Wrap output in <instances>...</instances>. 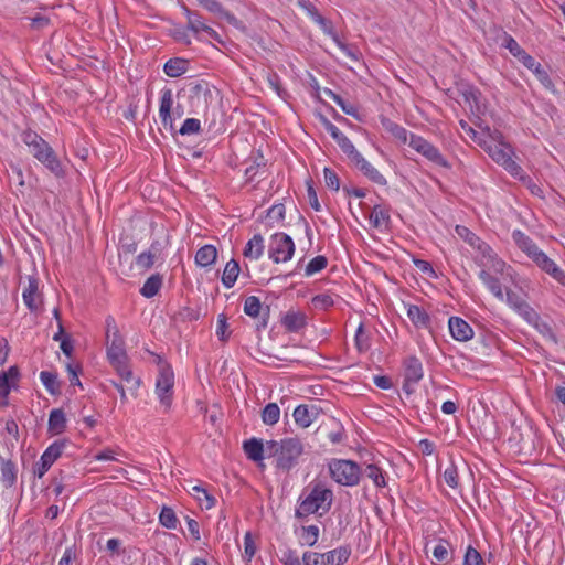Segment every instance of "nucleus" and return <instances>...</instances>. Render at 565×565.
Returning a JSON list of instances; mask_svg holds the SVG:
<instances>
[{
  "instance_id": "nucleus-29",
  "label": "nucleus",
  "mask_w": 565,
  "mask_h": 565,
  "mask_svg": "<svg viewBox=\"0 0 565 565\" xmlns=\"http://www.w3.org/2000/svg\"><path fill=\"white\" fill-rule=\"evenodd\" d=\"M217 250L213 245L202 246L195 254V264L200 267H207L215 263Z\"/></svg>"
},
{
  "instance_id": "nucleus-30",
  "label": "nucleus",
  "mask_w": 565,
  "mask_h": 565,
  "mask_svg": "<svg viewBox=\"0 0 565 565\" xmlns=\"http://www.w3.org/2000/svg\"><path fill=\"white\" fill-rule=\"evenodd\" d=\"M264 252V239L260 234H255L248 241L244 249V256L250 259H258Z\"/></svg>"
},
{
  "instance_id": "nucleus-63",
  "label": "nucleus",
  "mask_w": 565,
  "mask_h": 565,
  "mask_svg": "<svg viewBox=\"0 0 565 565\" xmlns=\"http://www.w3.org/2000/svg\"><path fill=\"white\" fill-rule=\"evenodd\" d=\"M303 565H323L322 554L316 552H306L302 555Z\"/></svg>"
},
{
  "instance_id": "nucleus-18",
  "label": "nucleus",
  "mask_w": 565,
  "mask_h": 565,
  "mask_svg": "<svg viewBox=\"0 0 565 565\" xmlns=\"http://www.w3.org/2000/svg\"><path fill=\"white\" fill-rule=\"evenodd\" d=\"M448 326L451 335L458 341H467L473 335L472 328L459 317L449 318Z\"/></svg>"
},
{
  "instance_id": "nucleus-64",
  "label": "nucleus",
  "mask_w": 565,
  "mask_h": 565,
  "mask_svg": "<svg viewBox=\"0 0 565 565\" xmlns=\"http://www.w3.org/2000/svg\"><path fill=\"white\" fill-rule=\"evenodd\" d=\"M285 211L286 210L284 204H275L268 210L267 216L271 220L280 222L285 218Z\"/></svg>"
},
{
  "instance_id": "nucleus-20",
  "label": "nucleus",
  "mask_w": 565,
  "mask_h": 565,
  "mask_svg": "<svg viewBox=\"0 0 565 565\" xmlns=\"http://www.w3.org/2000/svg\"><path fill=\"white\" fill-rule=\"evenodd\" d=\"M20 372L17 365H12L8 371L0 373V397H9L12 387L17 386Z\"/></svg>"
},
{
  "instance_id": "nucleus-56",
  "label": "nucleus",
  "mask_w": 565,
  "mask_h": 565,
  "mask_svg": "<svg viewBox=\"0 0 565 565\" xmlns=\"http://www.w3.org/2000/svg\"><path fill=\"white\" fill-rule=\"evenodd\" d=\"M355 345H356L358 351H360V352L367 351L370 349L369 335L363 330L362 326H360L358 328V330H356V333H355Z\"/></svg>"
},
{
  "instance_id": "nucleus-41",
  "label": "nucleus",
  "mask_w": 565,
  "mask_h": 565,
  "mask_svg": "<svg viewBox=\"0 0 565 565\" xmlns=\"http://www.w3.org/2000/svg\"><path fill=\"white\" fill-rule=\"evenodd\" d=\"M280 417V408L276 403L267 404L262 412L263 423L273 426L278 423Z\"/></svg>"
},
{
  "instance_id": "nucleus-23",
  "label": "nucleus",
  "mask_w": 565,
  "mask_h": 565,
  "mask_svg": "<svg viewBox=\"0 0 565 565\" xmlns=\"http://www.w3.org/2000/svg\"><path fill=\"white\" fill-rule=\"evenodd\" d=\"M512 238L516 246L530 258L531 255L536 253L540 247L534 243V241L527 236L525 233L520 230H514L512 232Z\"/></svg>"
},
{
  "instance_id": "nucleus-47",
  "label": "nucleus",
  "mask_w": 565,
  "mask_h": 565,
  "mask_svg": "<svg viewBox=\"0 0 565 565\" xmlns=\"http://www.w3.org/2000/svg\"><path fill=\"white\" fill-rule=\"evenodd\" d=\"M319 527L317 525H308L301 527V539L303 544L313 546L319 539Z\"/></svg>"
},
{
  "instance_id": "nucleus-35",
  "label": "nucleus",
  "mask_w": 565,
  "mask_h": 565,
  "mask_svg": "<svg viewBox=\"0 0 565 565\" xmlns=\"http://www.w3.org/2000/svg\"><path fill=\"white\" fill-rule=\"evenodd\" d=\"M40 380L51 395L61 394V384L57 380V374L50 371H42Z\"/></svg>"
},
{
  "instance_id": "nucleus-25",
  "label": "nucleus",
  "mask_w": 565,
  "mask_h": 565,
  "mask_svg": "<svg viewBox=\"0 0 565 565\" xmlns=\"http://www.w3.org/2000/svg\"><path fill=\"white\" fill-rule=\"evenodd\" d=\"M351 554L349 546H340L339 548L329 551L323 556V565H342L344 564Z\"/></svg>"
},
{
  "instance_id": "nucleus-11",
  "label": "nucleus",
  "mask_w": 565,
  "mask_h": 565,
  "mask_svg": "<svg viewBox=\"0 0 565 565\" xmlns=\"http://www.w3.org/2000/svg\"><path fill=\"white\" fill-rule=\"evenodd\" d=\"M349 159L354 163V166L372 182L385 185L387 183L386 179L382 173L379 172L365 158L354 149L349 156Z\"/></svg>"
},
{
  "instance_id": "nucleus-55",
  "label": "nucleus",
  "mask_w": 565,
  "mask_h": 565,
  "mask_svg": "<svg viewBox=\"0 0 565 565\" xmlns=\"http://www.w3.org/2000/svg\"><path fill=\"white\" fill-rule=\"evenodd\" d=\"M157 257L149 250L139 254L136 258V265L141 269H149L153 266Z\"/></svg>"
},
{
  "instance_id": "nucleus-38",
  "label": "nucleus",
  "mask_w": 565,
  "mask_h": 565,
  "mask_svg": "<svg viewBox=\"0 0 565 565\" xmlns=\"http://www.w3.org/2000/svg\"><path fill=\"white\" fill-rule=\"evenodd\" d=\"M323 93L327 97L335 102L347 115L358 117V108L353 104L347 103L340 95L329 88H324Z\"/></svg>"
},
{
  "instance_id": "nucleus-61",
  "label": "nucleus",
  "mask_w": 565,
  "mask_h": 565,
  "mask_svg": "<svg viewBox=\"0 0 565 565\" xmlns=\"http://www.w3.org/2000/svg\"><path fill=\"white\" fill-rule=\"evenodd\" d=\"M121 380L125 381L128 385V388L132 392H136L140 386V379L136 377L131 371V369L127 370L124 374L120 375Z\"/></svg>"
},
{
  "instance_id": "nucleus-57",
  "label": "nucleus",
  "mask_w": 565,
  "mask_h": 565,
  "mask_svg": "<svg viewBox=\"0 0 565 565\" xmlns=\"http://www.w3.org/2000/svg\"><path fill=\"white\" fill-rule=\"evenodd\" d=\"M463 565H484V563L480 553L473 547L469 546L465 555Z\"/></svg>"
},
{
  "instance_id": "nucleus-59",
  "label": "nucleus",
  "mask_w": 565,
  "mask_h": 565,
  "mask_svg": "<svg viewBox=\"0 0 565 565\" xmlns=\"http://www.w3.org/2000/svg\"><path fill=\"white\" fill-rule=\"evenodd\" d=\"M280 561L284 565H302V561H300L297 552L290 548L281 552Z\"/></svg>"
},
{
  "instance_id": "nucleus-33",
  "label": "nucleus",
  "mask_w": 565,
  "mask_h": 565,
  "mask_svg": "<svg viewBox=\"0 0 565 565\" xmlns=\"http://www.w3.org/2000/svg\"><path fill=\"white\" fill-rule=\"evenodd\" d=\"M241 271L239 265L235 259H231L225 265L223 275H222V282L226 288H232L238 277V274Z\"/></svg>"
},
{
  "instance_id": "nucleus-44",
  "label": "nucleus",
  "mask_w": 565,
  "mask_h": 565,
  "mask_svg": "<svg viewBox=\"0 0 565 565\" xmlns=\"http://www.w3.org/2000/svg\"><path fill=\"white\" fill-rule=\"evenodd\" d=\"M364 475L371 479L376 487H385L386 481L381 468L375 465H367L364 469Z\"/></svg>"
},
{
  "instance_id": "nucleus-13",
  "label": "nucleus",
  "mask_w": 565,
  "mask_h": 565,
  "mask_svg": "<svg viewBox=\"0 0 565 565\" xmlns=\"http://www.w3.org/2000/svg\"><path fill=\"white\" fill-rule=\"evenodd\" d=\"M106 343L107 353H125V341L111 316L106 318Z\"/></svg>"
},
{
  "instance_id": "nucleus-53",
  "label": "nucleus",
  "mask_w": 565,
  "mask_h": 565,
  "mask_svg": "<svg viewBox=\"0 0 565 565\" xmlns=\"http://www.w3.org/2000/svg\"><path fill=\"white\" fill-rule=\"evenodd\" d=\"M257 551L255 541L250 532H246L244 536V558L249 562Z\"/></svg>"
},
{
  "instance_id": "nucleus-14",
  "label": "nucleus",
  "mask_w": 565,
  "mask_h": 565,
  "mask_svg": "<svg viewBox=\"0 0 565 565\" xmlns=\"http://www.w3.org/2000/svg\"><path fill=\"white\" fill-rule=\"evenodd\" d=\"M23 301L31 311H36L41 305V295L39 292V279L34 276H28V286L24 288Z\"/></svg>"
},
{
  "instance_id": "nucleus-21",
  "label": "nucleus",
  "mask_w": 565,
  "mask_h": 565,
  "mask_svg": "<svg viewBox=\"0 0 565 565\" xmlns=\"http://www.w3.org/2000/svg\"><path fill=\"white\" fill-rule=\"evenodd\" d=\"M281 324L290 332H298L307 324V316L299 310H289L281 318Z\"/></svg>"
},
{
  "instance_id": "nucleus-42",
  "label": "nucleus",
  "mask_w": 565,
  "mask_h": 565,
  "mask_svg": "<svg viewBox=\"0 0 565 565\" xmlns=\"http://www.w3.org/2000/svg\"><path fill=\"white\" fill-rule=\"evenodd\" d=\"M1 479L7 487H12L17 479L15 466L11 460H2Z\"/></svg>"
},
{
  "instance_id": "nucleus-46",
  "label": "nucleus",
  "mask_w": 565,
  "mask_h": 565,
  "mask_svg": "<svg viewBox=\"0 0 565 565\" xmlns=\"http://www.w3.org/2000/svg\"><path fill=\"white\" fill-rule=\"evenodd\" d=\"M160 524L167 529H175L178 519L171 508L163 507L159 515Z\"/></svg>"
},
{
  "instance_id": "nucleus-37",
  "label": "nucleus",
  "mask_w": 565,
  "mask_h": 565,
  "mask_svg": "<svg viewBox=\"0 0 565 565\" xmlns=\"http://www.w3.org/2000/svg\"><path fill=\"white\" fill-rule=\"evenodd\" d=\"M370 222L372 226L375 228H380L383 225H387L390 223L388 210L383 209L381 205H375L372 209Z\"/></svg>"
},
{
  "instance_id": "nucleus-3",
  "label": "nucleus",
  "mask_w": 565,
  "mask_h": 565,
  "mask_svg": "<svg viewBox=\"0 0 565 565\" xmlns=\"http://www.w3.org/2000/svg\"><path fill=\"white\" fill-rule=\"evenodd\" d=\"M521 163L522 159L514 147L497 131V164L502 167L512 178L526 181L525 171Z\"/></svg>"
},
{
  "instance_id": "nucleus-4",
  "label": "nucleus",
  "mask_w": 565,
  "mask_h": 565,
  "mask_svg": "<svg viewBox=\"0 0 565 565\" xmlns=\"http://www.w3.org/2000/svg\"><path fill=\"white\" fill-rule=\"evenodd\" d=\"M505 295L508 305L513 308L525 321H536L537 312L525 301V294L522 288L513 284L512 286H497V297L503 298Z\"/></svg>"
},
{
  "instance_id": "nucleus-5",
  "label": "nucleus",
  "mask_w": 565,
  "mask_h": 565,
  "mask_svg": "<svg viewBox=\"0 0 565 565\" xmlns=\"http://www.w3.org/2000/svg\"><path fill=\"white\" fill-rule=\"evenodd\" d=\"M158 377L156 381V393L160 403L169 408L172 403L174 373L169 363L161 355H157Z\"/></svg>"
},
{
  "instance_id": "nucleus-45",
  "label": "nucleus",
  "mask_w": 565,
  "mask_h": 565,
  "mask_svg": "<svg viewBox=\"0 0 565 565\" xmlns=\"http://www.w3.org/2000/svg\"><path fill=\"white\" fill-rule=\"evenodd\" d=\"M262 302L258 297L249 296L245 299L244 302V312L253 318H256L260 315Z\"/></svg>"
},
{
  "instance_id": "nucleus-9",
  "label": "nucleus",
  "mask_w": 565,
  "mask_h": 565,
  "mask_svg": "<svg viewBox=\"0 0 565 565\" xmlns=\"http://www.w3.org/2000/svg\"><path fill=\"white\" fill-rule=\"evenodd\" d=\"M530 259L544 273L562 286H565V271L551 259L541 248L531 255Z\"/></svg>"
},
{
  "instance_id": "nucleus-31",
  "label": "nucleus",
  "mask_w": 565,
  "mask_h": 565,
  "mask_svg": "<svg viewBox=\"0 0 565 565\" xmlns=\"http://www.w3.org/2000/svg\"><path fill=\"white\" fill-rule=\"evenodd\" d=\"M188 70V61L184 58H170L166 62L163 71L169 77H179Z\"/></svg>"
},
{
  "instance_id": "nucleus-1",
  "label": "nucleus",
  "mask_w": 565,
  "mask_h": 565,
  "mask_svg": "<svg viewBox=\"0 0 565 565\" xmlns=\"http://www.w3.org/2000/svg\"><path fill=\"white\" fill-rule=\"evenodd\" d=\"M303 450V444L297 437L284 438L280 441H266L267 456L275 458V467L285 472L290 471L298 465Z\"/></svg>"
},
{
  "instance_id": "nucleus-12",
  "label": "nucleus",
  "mask_w": 565,
  "mask_h": 565,
  "mask_svg": "<svg viewBox=\"0 0 565 565\" xmlns=\"http://www.w3.org/2000/svg\"><path fill=\"white\" fill-rule=\"evenodd\" d=\"M184 12L188 18V29L194 33L195 38L199 41H202V39L200 36V32L203 31V32L207 33L212 40L223 43L220 34L215 30H213L211 26H209L207 24H205L203 22L200 13L193 12L188 8H184Z\"/></svg>"
},
{
  "instance_id": "nucleus-16",
  "label": "nucleus",
  "mask_w": 565,
  "mask_h": 565,
  "mask_svg": "<svg viewBox=\"0 0 565 565\" xmlns=\"http://www.w3.org/2000/svg\"><path fill=\"white\" fill-rule=\"evenodd\" d=\"M33 157L44 164L55 177L61 178L64 175L62 163L52 147L40 151L38 156Z\"/></svg>"
},
{
  "instance_id": "nucleus-58",
  "label": "nucleus",
  "mask_w": 565,
  "mask_h": 565,
  "mask_svg": "<svg viewBox=\"0 0 565 565\" xmlns=\"http://www.w3.org/2000/svg\"><path fill=\"white\" fill-rule=\"evenodd\" d=\"M200 126H201V124H200L199 119L188 118L184 120L183 125L179 129V132L181 135L195 134V132H199Z\"/></svg>"
},
{
  "instance_id": "nucleus-48",
  "label": "nucleus",
  "mask_w": 565,
  "mask_h": 565,
  "mask_svg": "<svg viewBox=\"0 0 565 565\" xmlns=\"http://www.w3.org/2000/svg\"><path fill=\"white\" fill-rule=\"evenodd\" d=\"M109 364L115 369L117 374L120 376L127 370L130 369L128 363V355H107Z\"/></svg>"
},
{
  "instance_id": "nucleus-62",
  "label": "nucleus",
  "mask_w": 565,
  "mask_h": 565,
  "mask_svg": "<svg viewBox=\"0 0 565 565\" xmlns=\"http://www.w3.org/2000/svg\"><path fill=\"white\" fill-rule=\"evenodd\" d=\"M307 194H308V200H309L310 206L315 211H320L321 206H320V203L318 200L317 192L312 185V180L307 181Z\"/></svg>"
},
{
  "instance_id": "nucleus-8",
  "label": "nucleus",
  "mask_w": 565,
  "mask_h": 565,
  "mask_svg": "<svg viewBox=\"0 0 565 565\" xmlns=\"http://www.w3.org/2000/svg\"><path fill=\"white\" fill-rule=\"evenodd\" d=\"M424 376L423 364L415 355L407 356L403 360V391L407 395L415 392L416 385Z\"/></svg>"
},
{
  "instance_id": "nucleus-32",
  "label": "nucleus",
  "mask_w": 565,
  "mask_h": 565,
  "mask_svg": "<svg viewBox=\"0 0 565 565\" xmlns=\"http://www.w3.org/2000/svg\"><path fill=\"white\" fill-rule=\"evenodd\" d=\"M163 278L160 274L151 275L140 289V294L146 298L154 297L162 287Z\"/></svg>"
},
{
  "instance_id": "nucleus-6",
  "label": "nucleus",
  "mask_w": 565,
  "mask_h": 565,
  "mask_svg": "<svg viewBox=\"0 0 565 565\" xmlns=\"http://www.w3.org/2000/svg\"><path fill=\"white\" fill-rule=\"evenodd\" d=\"M329 471L331 478L342 486L353 487L360 481L361 468L352 460L332 459Z\"/></svg>"
},
{
  "instance_id": "nucleus-50",
  "label": "nucleus",
  "mask_w": 565,
  "mask_h": 565,
  "mask_svg": "<svg viewBox=\"0 0 565 565\" xmlns=\"http://www.w3.org/2000/svg\"><path fill=\"white\" fill-rule=\"evenodd\" d=\"M383 126L385 127V129L387 131H390L396 139L401 140L402 142H406L407 141V130L391 121V120H385L383 121Z\"/></svg>"
},
{
  "instance_id": "nucleus-36",
  "label": "nucleus",
  "mask_w": 565,
  "mask_h": 565,
  "mask_svg": "<svg viewBox=\"0 0 565 565\" xmlns=\"http://www.w3.org/2000/svg\"><path fill=\"white\" fill-rule=\"evenodd\" d=\"M488 136L484 137L482 134H478L472 128H469V132L472 134V139L478 143V146L483 149L490 158H494L493 142L494 139L490 135V128L487 127Z\"/></svg>"
},
{
  "instance_id": "nucleus-60",
  "label": "nucleus",
  "mask_w": 565,
  "mask_h": 565,
  "mask_svg": "<svg viewBox=\"0 0 565 565\" xmlns=\"http://www.w3.org/2000/svg\"><path fill=\"white\" fill-rule=\"evenodd\" d=\"M188 26L186 28H182V26H177L172 30V36L173 39L179 42V43H182L184 45H191V39L188 34Z\"/></svg>"
},
{
  "instance_id": "nucleus-7",
  "label": "nucleus",
  "mask_w": 565,
  "mask_h": 565,
  "mask_svg": "<svg viewBox=\"0 0 565 565\" xmlns=\"http://www.w3.org/2000/svg\"><path fill=\"white\" fill-rule=\"evenodd\" d=\"M295 253L292 238L285 233H276L270 237L269 258L274 263L287 262Z\"/></svg>"
},
{
  "instance_id": "nucleus-28",
  "label": "nucleus",
  "mask_w": 565,
  "mask_h": 565,
  "mask_svg": "<svg viewBox=\"0 0 565 565\" xmlns=\"http://www.w3.org/2000/svg\"><path fill=\"white\" fill-rule=\"evenodd\" d=\"M407 316L417 328H429L430 317L423 308L416 305H409Z\"/></svg>"
},
{
  "instance_id": "nucleus-49",
  "label": "nucleus",
  "mask_w": 565,
  "mask_h": 565,
  "mask_svg": "<svg viewBox=\"0 0 565 565\" xmlns=\"http://www.w3.org/2000/svg\"><path fill=\"white\" fill-rule=\"evenodd\" d=\"M327 265H328V259L326 256H322V255L316 256L308 263V265L306 266L305 273L307 276H311V275L324 269L327 267Z\"/></svg>"
},
{
  "instance_id": "nucleus-2",
  "label": "nucleus",
  "mask_w": 565,
  "mask_h": 565,
  "mask_svg": "<svg viewBox=\"0 0 565 565\" xmlns=\"http://www.w3.org/2000/svg\"><path fill=\"white\" fill-rule=\"evenodd\" d=\"M333 493L330 489L323 488L320 484L313 487L310 493L303 498L299 507L296 509L295 516L299 520H305L310 514L319 512H328L331 508Z\"/></svg>"
},
{
  "instance_id": "nucleus-24",
  "label": "nucleus",
  "mask_w": 565,
  "mask_h": 565,
  "mask_svg": "<svg viewBox=\"0 0 565 565\" xmlns=\"http://www.w3.org/2000/svg\"><path fill=\"white\" fill-rule=\"evenodd\" d=\"M457 100L459 104L467 106L471 113L481 111L478 95L471 87H463L462 89H459Z\"/></svg>"
},
{
  "instance_id": "nucleus-27",
  "label": "nucleus",
  "mask_w": 565,
  "mask_h": 565,
  "mask_svg": "<svg viewBox=\"0 0 565 565\" xmlns=\"http://www.w3.org/2000/svg\"><path fill=\"white\" fill-rule=\"evenodd\" d=\"M47 428L49 431L53 435H60L66 429V417L61 408L51 411Z\"/></svg>"
},
{
  "instance_id": "nucleus-26",
  "label": "nucleus",
  "mask_w": 565,
  "mask_h": 565,
  "mask_svg": "<svg viewBox=\"0 0 565 565\" xmlns=\"http://www.w3.org/2000/svg\"><path fill=\"white\" fill-rule=\"evenodd\" d=\"M243 448L247 458L253 461H260L264 458V452H266V444L264 445L262 440L256 438L244 441Z\"/></svg>"
},
{
  "instance_id": "nucleus-51",
  "label": "nucleus",
  "mask_w": 565,
  "mask_h": 565,
  "mask_svg": "<svg viewBox=\"0 0 565 565\" xmlns=\"http://www.w3.org/2000/svg\"><path fill=\"white\" fill-rule=\"evenodd\" d=\"M311 302L316 309L320 310H327L334 305L332 297L327 294H320L315 296Z\"/></svg>"
},
{
  "instance_id": "nucleus-43",
  "label": "nucleus",
  "mask_w": 565,
  "mask_h": 565,
  "mask_svg": "<svg viewBox=\"0 0 565 565\" xmlns=\"http://www.w3.org/2000/svg\"><path fill=\"white\" fill-rule=\"evenodd\" d=\"M501 45L509 50V52L518 60L525 53L519 43L507 32L502 33Z\"/></svg>"
},
{
  "instance_id": "nucleus-22",
  "label": "nucleus",
  "mask_w": 565,
  "mask_h": 565,
  "mask_svg": "<svg viewBox=\"0 0 565 565\" xmlns=\"http://www.w3.org/2000/svg\"><path fill=\"white\" fill-rule=\"evenodd\" d=\"M199 3L207 11L212 12V13H215V14H218L221 18L225 19L230 24H233V25H237L238 24V20L237 18L226 11L222 3L218 2L217 0H198Z\"/></svg>"
},
{
  "instance_id": "nucleus-52",
  "label": "nucleus",
  "mask_w": 565,
  "mask_h": 565,
  "mask_svg": "<svg viewBox=\"0 0 565 565\" xmlns=\"http://www.w3.org/2000/svg\"><path fill=\"white\" fill-rule=\"evenodd\" d=\"M444 480L450 488L455 489L458 487L459 476L457 467L454 462H451L450 466L445 469Z\"/></svg>"
},
{
  "instance_id": "nucleus-17",
  "label": "nucleus",
  "mask_w": 565,
  "mask_h": 565,
  "mask_svg": "<svg viewBox=\"0 0 565 565\" xmlns=\"http://www.w3.org/2000/svg\"><path fill=\"white\" fill-rule=\"evenodd\" d=\"M321 121H322V125L324 127V129L331 135V137L338 142L340 149L347 154L349 156L354 149L355 147L353 146V143L350 141V139L344 136L340 130L339 128L333 125L328 118L326 117H321Z\"/></svg>"
},
{
  "instance_id": "nucleus-19",
  "label": "nucleus",
  "mask_w": 565,
  "mask_h": 565,
  "mask_svg": "<svg viewBox=\"0 0 565 565\" xmlns=\"http://www.w3.org/2000/svg\"><path fill=\"white\" fill-rule=\"evenodd\" d=\"M20 372L17 365H12L8 371L0 373V397H9L12 387L17 386Z\"/></svg>"
},
{
  "instance_id": "nucleus-40",
  "label": "nucleus",
  "mask_w": 565,
  "mask_h": 565,
  "mask_svg": "<svg viewBox=\"0 0 565 565\" xmlns=\"http://www.w3.org/2000/svg\"><path fill=\"white\" fill-rule=\"evenodd\" d=\"M294 418L297 425L302 428H307L312 423V414L308 408V405H299L294 411Z\"/></svg>"
},
{
  "instance_id": "nucleus-39",
  "label": "nucleus",
  "mask_w": 565,
  "mask_h": 565,
  "mask_svg": "<svg viewBox=\"0 0 565 565\" xmlns=\"http://www.w3.org/2000/svg\"><path fill=\"white\" fill-rule=\"evenodd\" d=\"M298 4L300 8L307 11V13L311 17V19L315 22L321 25L324 30L327 29L329 21L319 13L318 9L312 2H310L309 0H300Z\"/></svg>"
},
{
  "instance_id": "nucleus-15",
  "label": "nucleus",
  "mask_w": 565,
  "mask_h": 565,
  "mask_svg": "<svg viewBox=\"0 0 565 565\" xmlns=\"http://www.w3.org/2000/svg\"><path fill=\"white\" fill-rule=\"evenodd\" d=\"M173 105V96L171 89H164L160 98L159 117L166 129L174 131L171 109Z\"/></svg>"
},
{
  "instance_id": "nucleus-34",
  "label": "nucleus",
  "mask_w": 565,
  "mask_h": 565,
  "mask_svg": "<svg viewBox=\"0 0 565 565\" xmlns=\"http://www.w3.org/2000/svg\"><path fill=\"white\" fill-rule=\"evenodd\" d=\"M65 446V440L54 441L45 449V451L41 456L42 460L52 466L62 456Z\"/></svg>"
},
{
  "instance_id": "nucleus-10",
  "label": "nucleus",
  "mask_w": 565,
  "mask_h": 565,
  "mask_svg": "<svg viewBox=\"0 0 565 565\" xmlns=\"http://www.w3.org/2000/svg\"><path fill=\"white\" fill-rule=\"evenodd\" d=\"M409 146L435 164L440 167H448L447 161L439 152V150L424 138L412 135Z\"/></svg>"
},
{
  "instance_id": "nucleus-54",
  "label": "nucleus",
  "mask_w": 565,
  "mask_h": 565,
  "mask_svg": "<svg viewBox=\"0 0 565 565\" xmlns=\"http://www.w3.org/2000/svg\"><path fill=\"white\" fill-rule=\"evenodd\" d=\"M323 174H324V182H326V185L331 189L332 191H339L340 189V180H339V177L338 174L330 168H324L323 169Z\"/></svg>"
}]
</instances>
